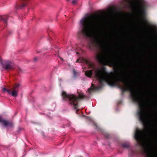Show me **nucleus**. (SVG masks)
Returning a JSON list of instances; mask_svg holds the SVG:
<instances>
[{
	"mask_svg": "<svg viewBox=\"0 0 157 157\" xmlns=\"http://www.w3.org/2000/svg\"><path fill=\"white\" fill-rule=\"evenodd\" d=\"M133 101L138 105L139 110L137 114L144 127V129L142 130L136 129L135 138L138 145L142 147L143 152L146 157H157V151L150 149L145 142L147 132H149L151 134L153 133L151 128V125L148 118V117H151L152 114L151 111L147 113L146 105L143 100Z\"/></svg>",
	"mask_w": 157,
	"mask_h": 157,
	"instance_id": "f257e3e1",
	"label": "nucleus"
},
{
	"mask_svg": "<svg viewBox=\"0 0 157 157\" xmlns=\"http://www.w3.org/2000/svg\"><path fill=\"white\" fill-rule=\"evenodd\" d=\"M81 28L78 32L79 35L91 37L97 32L100 22L97 18L90 16L84 17L80 21Z\"/></svg>",
	"mask_w": 157,
	"mask_h": 157,
	"instance_id": "f03ea898",
	"label": "nucleus"
},
{
	"mask_svg": "<svg viewBox=\"0 0 157 157\" xmlns=\"http://www.w3.org/2000/svg\"><path fill=\"white\" fill-rule=\"evenodd\" d=\"M96 40L101 47L103 50V52L98 54L96 55V59L99 62L103 65H109L114 64V61L113 56L109 52V46L103 43L100 36H97Z\"/></svg>",
	"mask_w": 157,
	"mask_h": 157,
	"instance_id": "7ed1b4c3",
	"label": "nucleus"
},
{
	"mask_svg": "<svg viewBox=\"0 0 157 157\" xmlns=\"http://www.w3.org/2000/svg\"><path fill=\"white\" fill-rule=\"evenodd\" d=\"M62 94L63 100L68 101L70 104L73 105L75 109L78 107V99L85 98V96L82 93L79 94V96H76L73 94H67L65 92H63Z\"/></svg>",
	"mask_w": 157,
	"mask_h": 157,
	"instance_id": "20e7f679",
	"label": "nucleus"
},
{
	"mask_svg": "<svg viewBox=\"0 0 157 157\" xmlns=\"http://www.w3.org/2000/svg\"><path fill=\"white\" fill-rule=\"evenodd\" d=\"M19 84H15L13 88L11 89H6L5 87L3 88L2 91L4 93H7L9 94L13 97H16L17 96L18 88L20 87Z\"/></svg>",
	"mask_w": 157,
	"mask_h": 157,
	"instance_id": "39448f33",
	"label": "nucleus"
},
{
	"mask_svg": "<svg viewBox=\"0 0 157 157\" xmlns=\"http://www.w3.org/2000/svg\"><path fill=\"white\" fill-rule=\"evenodd\" d=\"M1 63L2 65V71L9 70L13 68V64L9 61L3 60L1 61Z\"/></svg>",
	"mask_w": 157,
	"mask_h": 157,
	"instance_id": "423d86ee",
	"label": "nucleus"
},
{
	"mask_svg": "<svg viewBox=\"0 0 157 157\" xmlns=\"http://www.w3.org/2000/svg\"><path fill=\"white\" fill-rule=\"evenodd\" d=\"M0 123L1 124L3 125L5 127H11L13 125V124L12 122L3 119L0 116Z\"/></svg>",
	"mask_w": 157,
	"mask_h": 157,
	"instance_id": "0eeeda50",
	"label": "nucleus"
},
{
	"mask_svg": "<svg viewBox=\"0 0 157 157\" xmlns=\"http://www.w3.org/2000/svg\"><path fill=\"white\" fill-rule=\"evenodd\" d=\"M8 18V17L7 15L0 16V21H3L5 24H6Z\"/></svg>",
	"mask_w": 157,
	"mask_h": 157,
	"instance_id": "6e6552de",
	"label": "nucleus"
},
{
	"mask_svg": "<svg viewBox=\"0 0 157 157\" xmlns=\"http://www.w3.org/2000/svg\"><path fill=\"white\" fill-rule=\"evenodd\" d=\"M144 6H143L142 5H140V13L141 15H143L144 13V11L143 10L144 8Z\"/></svg>",
	"mask_w": 157,
	"mask_h": 157,
	"instance_id": "1a4fd4ad",
	"label": "nucleus"
},
{
	"mask_svg": "<svg viewBox=\"0 0 157 157\" xmlns=\"http://www.w3.org/2000/svg\"><path fill=\"white\" fill-rule=\"evenodd\" d=\"M96 89V88H95L94 85L92 83L91 88H89L88 90V91L90 93L91 92V91H92Z\"/></svg>",
	"mask_w": 157,
	"mask_h": 157,
	"instance_id": "9d476101",
	"label": "nucleus"
},
{
	"mask_svg": "<svg viewBox=\"0 0 157 157\" xmlns=\"http://www.w3.org/2000/svg\"><path fill=\"white\" fill-rule=\"evenodd\" d=\"M129 145L128 144L124 143L122 144V146L124 147H129Z\"/></svg>",
	"mask_w": 157,
	"mask_h": 157,
	"instance_id": "9b49d317",
	"label": "nucleus"
},
{
	"mask_svg": "<svg viewBox=\"0 0 157 157\" xmlns=\"http://www.w3.org/2000/svg\"><path fill=\"white\" fill-rule=\"evenodd\" d=\"M73 73H74L75 77H76L77 75V74H78V73L75 70H73Z\"/></svg>",
	"mask_w": 157,
	"mask_h": 157,
	"instance_id": "f8f14e48",
	"label": "nucleus"
},
{
	"mask_svg": "<svg viewBox=\"0 0 157 157\" xmlns=\"http://www.w3.org/2000/svg\"><path fill=\"white\" fill-rule=\"evenodd\" d=\"M77 0H73L72 2V3L73 4H75L77 2Z\"/></svg>",
	"mask_w": 157,
	"mask_h": 157,
	"instance_id": "ddd939ff",
	"label": "nucleus"
},
{
	"mask_svg": "<svg viewBox=\"0 0 157 157\" xmlns=\"http://www.w3.org/2000/svg\"><path fill=\"white\" fill-rule=\"evenodd\" d=\"M26 5V3H23L22 5V6L23 7H24V6H25Z\"/></svg>",
	"mask_w": 157,
	"mask_h": 157,
	"instance_id": "4468645a",
	"label": "nucleus"
},
{
	"mask_svg": "<svg viewBox=\"0 0 157 157\" xmlns=\"http://www.w3.org/2000/svg\"><path fill=\"white\" fill-rule=\"evenodd\" d=\"M131 152L132 153V154H133L134 153V152H133V151H132V150H131Z\"/></svg>",
	"mask_w": 157,
	"mask_h": 157,
	"instance_id": "2eb2a0df",
	"label": "nucleus"
},
{
	"mask_svg": "<svg viewBox=\"0 0 157 157\" xmlns=\"http://www.w3.org/2000/svg\"><path fill=\"white\" fill-rule=\"evenodd\" d=\"M78 109H77V110H76V113H77V112H78Z\"/></svg>",
	"mask_w": 157,
	"mask_h": 157,
	"instance_id": "dca6fc26",
	"label": "nucleus"
},
{
	"mask_svg": "<svg viewBox=\"0 0 157 157\" xmlns=\"http://www.w3.org/2000/svg\"><path fill=\"white\" fill-rule=\"evenodd\" d=\"M90 48H92V47H91V45H90Z\"/></svg>",
	"mask_w": 157,
	"mask_h": 157,
	"instance_id": "f3484780",
	"label": "nucleus"
},
{
	"mask_svg": "<svg viewBox=\"0 0 157 157\" xmlns=\"http://www.w3.org/2000/svg\"><path fill=\"white\" fill-rule=\"evenodd\" d=\"M92 44H93V45H94V44H94V43H92Z\"/></svg>",
	"mask_w": 157,
	"mask_h": 157,
	"instance_id": "a211bd4d",
	"label": "nucleus"
},
{
	"mask_svg": "<svg viewBox=\"0 0 157 157\" xmlns=\"http://www.w3.org/2000/svg\"><path fill=\"white\" fill-rule=\"evenodd\" d=\"M77 54H79V53H78V52H77Z\"/></svg>",
	"mask_w": 157,
	"mask_h": 157,
	"instance_id": "6ab92c4d",
	"label": "nucleus"
},
{
	"mask_svg": "<svg viewBox=\"0 0 157 157\" xmlns=\"http://www.w3.org/2000/svg\"><path fill=\"white\" fill-rule=\"evenodd\" d=\"M61 60H62V58H60Z\"/></svg>",
	"mask_w": 157,
	"mask_h": 157,
	"instance_id": "aec40b11",
	"label": "nucleus"
}]
</instances>
